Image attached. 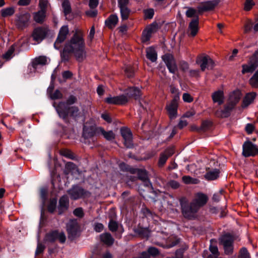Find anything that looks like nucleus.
I'll return each mask as SVG.
<instances>
[{
  "instance_id": "f257e3e1",
  "label": "nucleus",
  "mask_w": 258,
  "mask_h": 258,
  "mask_svg": "<svg viewBox=\"0 0 258 258\" xmlns=\"http://www.w3.org/2000/svg\"><path fill=\"white\" fill-rule=\"evenodd\" d=\"M73 54L79 62H82L86 57L83 34L79 30L76 32L70 41L66 43L60 51L61 62H68Z\"/></svg>"
},
{
  "instance_id": "f03ea898",
  "label": "nucleus",
  "mask_w": 258,
  "mask_h": 258,
  "mask_svg": "<svg viewBox=\"0 0 258 258\" xmlns=\"http://www.w3.org/2000/svg\"><path fill=\"white\" fill-rule=\"evenodd\" d=\"M77 102V97L74 95H71L66 102L61 101L57 104H56L55 102L53 103V106L55 108L58 116L63 119L65 123H70V117L76 120L80 116L81 112L78 107L70 106Z\"/></svg>"
},
{
  "instance_id": "7ed1b4c3",
  "label": "nucleus",
  "mask_w": 258,
  "mask_h": 258,
  "mask_svg": "<svg viewBox=\"0 0 258 258\" xmlns=\"http://www.w3.org/2000/svg\"><path fill=\"white\" fill-rule=\"evenodd\" d=\"M179 201L183 217L188 220L196 219L197 218V213L199 210L198 206L193 202L188 204L185 198H181Z\"/></svg>"
},
{
  "instance_id": "20e7f679",
  "label": "nucleus",
  "mask_w": 258,
  "mask_h": 258,
  "mask_svg": "<svg viewBox=\"0 0 258 258\" xmlns=\"http://www.w3.org/2000/svg\"><path fill=\"white\" fill-rule=\"evenodd\" d=\"M66 230L69 240L73 241L81 235L82 229L77 219H70L66 224Z\"/></svg>"
},
{
  "instance_id": "39448f33",
  "label": "nucleus",
  "mask_w": 258,
  "mask_h": 258,
  "mask_svg": "<svg viewBox=\"0 0 258 258\" xmlns=\"http://www.w3.org/2000/svg\"><path fill=\"white\" fill-rule=\"evenodd\" d=\"M67 192L73 200H77L79 199L89 198L91 196V192L85 190L78 185H73L71 188L68 190Z\"/></svg>"
},
{
  "instance_id": "423d86ee",
  "label": "nucleus",
  "mask_w": 258,
  "mask_h": 258,
  "mask_svg": "<svg viewBox=\"0 0 258 258\" xmlns=\"http://www.w3.org/2000/svg\"><path fill=\"white\" fill-rule=\"evenodd\" d=\"M258 67V49L249 57L247 64L242 66V74L252 73Z\"/></svg>"
},
{
  "instance_id": "0eeeda50",
  "label": "nucleus",
  "mask_w": 258,
  "mask_h": 258,
  "mask_svg": "<svg viewBox=\"0 0 258 258\" xmlns=\"http://www.w3.org/2000/svg\"><path fill=\"white\" fill-rule=\"evenodd\" d=\"M196 62L200 65L202 71H205L206 68L212 70L215 66L214 60L208 55L202 54L197 57Z\"/></svg>"
},
{
  "instance_id": "6e6552de",
  "label": "nucleus",
  "mask_w": 258,
  "mask_h": 258,
  "mask_svg": "<svg viewBox=\"0 0 258 258\" xmlns=\"http://www.w3.org/2000/svg\"><path fill=\"white\" fill-rule=\"evenodd\" d=\"M57 239L61 243H64L66 240L64 233L63 232L59 233L58 230L52 231L46 234L44 240L45 242L53 243Z\"/></svg>"
},
{
  "instance_id": "1a4fd4ad",
  "label": "nucleus",
  "mask_w": 258,
  "mask_h": 258,
  "mask_svg": "<svg viewBox=\"0 0 258 258\" xmlns=\"http://www.w3.org/2000/svg\"><path fill=\"white\" fill-rule=\"evenodd\" d=\"M169 72L175 74L177 71V66L174 56L171 53H166L162 56Z\"/></svg>"
},
{
  "instance_id": "9d476101",
  "label": "nucleus",
  "mask_w": 258,
  "mask_h": 258,
  "mask_svg": "<svg viewBox=\"0 0 258 258\" xmlns=\"http://www.w3.org/2000/svg\"><path fill=\"white\" fill-rule=\"evenodd\" d=\"M219 2L220 0H212L202 2L197 7L198 13L202 14L204 12L212 11L218 5Z\"/></svg>"
},
{
  "instance_id": "9b49d317",
  "label": "nucleus",
  "mask_w": 258,
  "mask_h": 258,
  "mask_svg": "<svg viewBox=\"0 0 258 258\" xmlns=\"http://www.w3.org/2000/svg\"><path fill=\"white\" fill-rule=\"evenodd\" d=\"M258 153V149L250 141H246L243 145L242 155L245 157L254 156Z\"/></svg>"
},
{
  "instance_id": "f8f14e48",
  "label": "nucleus",
  "mask_w": 258,
  "mask_h": 258,
  "mask_svg": "<svg viewBox=\"0 0 258 258\" xmlns=\"http://www.w3.org/2000/svg\"><path fill=\"white\" fill-rule=\"evenodd\" d=\"M120 134L124 140V145L127 148L134 147L133 143V135L131 130L125 127L120 128Z\"/></svg>"
},
{
  "instance_id": "ddd939ff",
  "label": "nucleus",
  "mask_w": 258,
  "mask_h": 258,
  "mask_svg": "<svg viewBox=\"0 0 258 258\" xmlns=\"http://www.w3.org/2000/svg\"><path fill=\"white\" fill-rule=\"evenodd\" d=\"M48 31L47 27H37L34 29L32 36L35 41L39 43L46 37Z\"/></svg>"
},
{
  "instance_id": "4468645a",
  "label": "nucleus",
  "mask_w": 258,
  "mask_h": 258,
  "mask_svg": "<svg viewBox=\"0 0 258 258\" xmlns=\"http://www.w3.org/2000/svg\"><path fill=\"white\" fill-rule=\"evenodd\" d=\"M69 33L68 26H63L60 28L57 38L54 44V46L56 49H58L60 48L61 44L66 39Z\"/></svg>"
},
{
  "instance_id": "2eb2a0df",
  "label": "nucleus",
  "mask_w": 258,
  "mask_h": 258,
  "mask_svg": "<svg viewBox=\"0 0 258 258\" xmlns=\"http://www.w3.org/2000/svg\"><path fill=\"white\" fill-rule=\"evenodd\" d=\"M158 29V24L156 22H154L151 25H149L143 33L142 37V41L145 42L149 40L151 36V34L156 32Z\"/></svg>"
},
{
  "instance_id": "dca6fc26",
  "label": "nucleus",
  "mask_w": 258,
  "mask_h": 258,
  "mask_svg": "<svg viewBox=\"0 0 258 258\" xmlns=\"http://www.w3.org/2000/svg\"><path fill=\"white\" fill-rule=\"evenodd\" d=\"M70 202L68 196L66 195H63L58 201V214L60 215L66 212L68 210Z\"/></svg>"
},
{
  "instance_id": "f3484780",
  "label": "nucleus",
  "mask_w": 258,
  "mask_h": 258,
  "mask_svg": "<svg viewBox=\"0 0 258 258\" xmlns=\"http://www.w3.org/2000/svg\"><path fill=\"white\" fill-rule=\"evenodd\" d=\"M235 105L230 103L229 102L224 105V109L217 110L215 112V115L220 118H226L229 117L232 110L234 108Z\"/></svg>"
},
{
  "instance_id": "a211bd4d",
  "label": "nucleus",
  "mask_w": 258,
  "mask_h": 258,
  "mask_svg": "<svg viewBox=\"0 0 258 258\" xmlns=\"http://www.w3.org/2000/svg\"><path fill=\"white\" fill-rule=\"evenodd\" d=\"M134 174L138 175V179L141 180L144 185L147 187H152V184L148 175L147 171L145 169L136 168Z\"/></svg>"
},
{
  "instance_id": "6ab92c4d",
  "label": "nucleus",
  "mask_w": 258,
  "mask_h": 258,
  "mask_svg": "<svg viewBox=\"0 0 258 258\" xmlns=\"http://www.w3.org/2000/svg\"><path fill=\"white\" fill-rule=\"evenodd\" d=\"M30 15L29 14H24L18 17L16 21V26L19 29L23 30L29 25Z\"/></svg>"
},
{
  "instance_id": "aec40b11",
  "label": "nucleus",
  "mask_w": 258,
  "mask_h": 258,
  "mask_svg": "<svg viewBox=\"0 0 258 258\" xmlns=\"http://www.w3.org/2000/svg\"><path fill=\"white\" fill-rule=\"evenodd\" d=\"M199 16H196V18H194L189 24L188 30L190 33L188 36L195 37L198 33L199 30Z\"/></svg>"
},
{
  "instance_id": "412c9836",
  "label": "nucleus",
  "mask_w": 258,
  "mask_h": 258,
  "mask_svg": "<svg viewBox=\"0 0 258 258\" xmlns=\"http://www.w3.org/2000/svg\"><path fill=\"white\" fill-rule=\"evenodd\" d=\"M96 133H99V131H98V127L95 126H84L83 127V137L85 139L93 137Z\"/></svg>"
},
{
  "instance_id": "4be33fe9",
  "label": "nucleus",
  "mask_w": 258,
  "mask_h": 258,
  "mask_svg": "<svg viewBox=\"0 0 258 258\" xmlns=\"http://www.w3.org/2000/svg\"><path fill=\"white\" fill-rule=\"evenodd\" d=\"M242 95V94L240 90H235L229 94L228 102L236 106L240 100Z\"/></svg>"
},
{
  "instance_id": "5701e85b",
  "label": "nucleus",
  "mask_w": 258,
  "mask_h": 258,
  "mask_svg": "<svg viewBox=\"0 0 258 258\" xmlns=\"http://www.w3.org/2000/svg\"><path fill=\"white\" fill-rule=\"evenodd\" d=\"M178 104L169 103L166 106V109L170 119L175 118L177 116Z\"/></svg>"
},
{
  "instance_id": "b1692460",
  "label": "nucleus",
  "mask_w": 258,
  "mask_h": 258,
  "mask_svg": "<svg viewBox=\"0 0 258 258\" xmlns=\"http://www.w3.org/2000/svg\"><path fill=\"white\" fill-rule=\"evenodd\" d=\"M209 250L211 253H209V252L207 250L204 251L203 256L204 258H218V256L220 255V253L217 246L210 245Z\"/></svg>"
},
{
  "instance_id": "393cba45",
  "label": "nucleus",
  "mask_w": 258,
  "mask_h": 258,
  "mask_svg": "<svg viewBox=\"0 0 258 258\" xmlns=\"http://www.w3.org/2000/svg\"><path fill=\"white\" fill-rule=\"evenodd\" d=\"M100 241L108 246H110L113 245L114 239L108 232L104 233L100 235Z\"/></svg>"
},
{
  "instance_id": "a878e982",
  "label": "nucleus",
  "mask_w": 258,
  "mask_h": 258,
  "mask_svg": "<svg viewBox=\"0 0 258 258\" xmlns=\"http://www.w3.org/2000/svg\"><path fill=\"white\" fill-rule=\"evenodd\" d=\"M135 233L142 238L148 239L150 236V231L147 228L138 227L134 229Z\"/></svg>"
},
{
  "instance_id": "bb28decb",
  "label": "nucleus",
  "mask_w": 258,
  "mask_h": 258,
  "mask_svg": "<svg viewBox=\"0 0 258 258\" xmlns=\"http://www.w3.org/2000/svg\"><path fill=\"white\" fill-rule=\"evenodd\" d=\"M126 94L128 98H134L136 100L141 96V90L137 87H130L126 90Z\"/></svg>"
},
{
  "instance_id": "cd10ccee",
  "label": "nucleus",
  "mask_w": 258,
  "mask_h": 258,
  "mask_svg": "<svg viewBox=\"0 0 258 258\" xmlns=\"http://www.w3.org/2000/svg\"><path fill=\"white\" fill-rule=\"evenodd\" d=\"M208 201L207 196L202 193H198L197 196V198L196 200L193 201V203H195L198 206L199 209H200L201 207L205 205Z\"/></svg>"
},
{
  "instance_id": "c85d7f7f",
  "label": "nucleus",
  "mask_w": 258,
  "mask_h": 258,
  "mask_svg": "<svg viewBox=\"0 0 258 258\" xmlns=\"http://www.w3.org/2000/svg\"><path fill=\"white\" fill-rule=\"evenodd\" d=\"M62 7L66 19L71 20L73 19V17L70 15L72 12V9L69 0H64L62 4Z\"/></svg>"
},
{
  "instance_id": "c756f323",
  "label": "nucleus",
  "mask_w": 258,
  "mask_h": 258,
  "mask_svg": "<svg viewBox=\"0 0 258 258\" xmlns=\"http://www.w3.org/2000/svg\"><path fill=\"white\" fill-rule=\"evenodd\" d=\"M255 97L256 93L254 92L247 93L242 100L241 107L242 108L247 107L250 104H251L253 102Z\"/></svg>"
},
{
  "instance_id": "7c9ffc66",
  "label": "nucleus",
  "mask_w": 258,
  "mask_h": 258,
  "mask_svg": "<svg viewBox=\"0 0 258 258\" xmlns=\"http://www.w3.org/2000/svg\"><path fill=\"white\" fill-rule=\"evenodd\" d=\"M118 17L116 15H111L105 21V25L109 29H113L118 22Z\"/></svg>"
},
{
  "instance_id": "2f4dec72",
  "label": "nucleus",
  "mask_w": 258,
  "mask_h": 258,
  "mask_svg": "<svg viewBox=\"0 0 258 258\" xmlns=\"http://www.w3.org/2000/svg\"><path fill=\"white\" fill-rule=\"evenodd\" d=\"M212 98L214 102H218L219 105H221L224 102V93L220 90L214 92L212 95Z\"/></svg>"
},
{
  "instance_id": "473e14b6",
  "label": "nucleus",
  "mask_w": 258,
  "mask_h": 258,
  "mask_svg": "<svg viewBox=\"0 0 258 258\" xmlns=\"http://www.w3.org/2000/svg\"><path fill=\"white\" fill-rule=\"evenodd\" d=\"M233 238L231 235L226 234L219 239V243L223 246L229 245L233 244Z\"/></svg>"
},
{
  "instance_id": "72a5a7b5",
  "label": "nucleus",
  "mask_w": 258,
  "mask_h": 258,
  "mask_svg": "<svg viewBox=\"0 0 258 258\" xmlns=\"http://www.w3.org/2000/svg\"><path fill=\"white\" fill-rule=\"evenodd\" d=\"M146 57L152 62H155L157 58V54L153 47H150L146 49Z\"/></svg>"
},
{
  "instance_id": "f704fd0d",
  "label": "nucleus",
  "mask_w": 258,
  "mask_h": 258,
  "mask_svg": "<svg viewBox=\"0 0 258 258\" xmlns=\"http://www.w3.org/2000/svg\"><path fill=\"white\" fill-rule=\"evenodd\" d=\"M220 172L219 169H215L213 171L208 172L204 177L208 180H215L219 177Z\"/></svg>"
},
{
  "instance_id": "c9c22d12",
  "label": "nucleus",
  "mask_w": 258,
  "mask_h": 258,
  "mask_svg": "<svg viewBox=\"0 0 258 258\" xmlns=\"http://www.w3.org/2000/svg\"><path fill=\"white\" fill-rule=\"evenodd\" d=\"M98 131L107 140H111L115 138V135L112 131L106 132L102 127H98Z\"/></svg>"
},
{
  "instance_id": "e433bc0d",
  "label": "nucleus",
  "mask_w": 258,
  "mask_h": 258,
  "mask_svg": "<svg viewBox=\"0 0 258 258\" xmlns=\"http://www.w3.org/2000/svg\"><path fill=\"white\" fill-rule=\"evenodd\" d=\"M47 62V58L45 56H40L35 58L32 62V67L36 68V67L40 65H45Z\"/></svg>"
},
{
  "instance_id": "4c0bfd02",
  "label": "nucleus",
  "mask_w": 258,
  "mask_h": 258,
  "mask_svg": "<svg viewBox=\"0 0 258 258\" xmlns=\"http://www.w3.org/2000/svg\"><path fill=\"white\" fill-rule=\"evenodd\" d=\"M120 10L121 18L123 20H127L131 13V10L126 6L119 7Z\"/></svg>"
},
{
  "instance_id": "58836bf2",
  "label": "nucleus",
  "mask_w": 258,
  "mask_h": 258,
  "mask_svg": "<svg viewBox=\"0 0 258 258\" xmlns=\"http://www.w3.org/2000/svg\"><path fill=\"white\" fill-rule=\"evenodd\" d=\"M57 199H50L47 206V210L50 213H53L56 208Z\"/></svg>"
},
{
  "instance_id": "ea45409f",
  "label": "nucleus",
  "mask_w": 258,
  "mask_h": 258,
  "mask_svg": "<svg viewBox=\"0 0 258 258\" xmlns=\"http://www.w3.org/2000/svg\"><path fill=\"white\" fill-rule=\"evenodd\" d=\"M45 13L43 10L39 11L37 13H36L34 17V20L39 23H42L45 19Z\"/></svg>"
},
{
  "instance_id": "a19ab883",
  "label": "nucleus",
  "mask_w": 258,
  "mask_h": 258,
  "mask_svg": "<svg viewBox=\"0 0 258 258\" xmlns=\"http://www.w3.org/2000/svg\"><path fill=\"white\" fill-rule=\"evenodd\" d=\"M119 167L121 171L128 172L131 174H134L135 172L136 168L132 167V166L126 164L124 163H121L119 165Z\"/></svg>"
},
{
  "instance_id": "79ce46f5",
  "label": "nucleus",
  "mask_w": 258,
  "mask_h": 258,
  "mask_svg": "<svg viewBox=\"0 0 258 258\" xmlns=\"http://www.w3.org/2000/svg\"><path fill=\"white\" fill-rule=\"evenodd\" d=\"M15 13V9L13 7H9L2 9L1 11V15L3 17H7L13 15Z\"/></svg>"
},
{
  "instance_id": "37998d69",
  "label": "nucleus",
  "mask_w": 258,
  "mask_h": 258,
  "mask_svg": "<svg viewBox=\"0 0 258 258\" xmlns=\"http://www.w3.org/2000/svg\"><path fill=\"white\" fill-rule=\"evenodd\" d=\"M213 123L210 120H203L202 122L201 125L200 126V129L201 131V133L205 132L211 128L212 126Z\"/></svg>"
},
{
  "instance_id": "c03bdc74",
  "label": "nucleus",
  "mask_w": 258,
  "mask_h": 258,
  "mask_svg": "<svg viewBox=\"0 0 258 258\" xmlns=\"http://www.w3.org/2000/svg\"><path fill=\"white\" fill-rule=\"evenodd\" d=\"M151 257H156L159 255L160 252L158 248L155 247H149L146 251Z\"/></svg>"
},
{
  "instance_id": "a18cd8bd",
  "label": "nucleus",
  "mask_w": 258,
  "mask_h": 258,
  "mask_svg": "<svg viewBox=\"0 0 258 258\" xmlns=\"http://www.w3.org/2000/svg\"><path fill=\"white\" fill-rule=\"evenodd\" d=\"M182 180L185 184H197L199 180L197 178H194L189 176H183Z\"/></svg>"
},
{
  "instance_id": "49530a36",
  "label": "nucleus",
  "mask_w": 258,
  "mask_h": 258,
  "mask_svg": "<svg viewBox=\"0 0 258 258\" xmlns=\"http://www.w3.org/2000/svg\"><path fill=\"white\" fill-rule=\"evenodd\" d=\"M249 84L252 87H258V70L255 72L254 74L250 79Z\"/></svg>"
},
{
  "instance_id": "de8ad7c7",
  "label": "nucleus",
  "mask_w": 258,
  "mask_h": 258,
  "mask_svg": "<svg viewBox=\"0 0 258 258\" xmlns=\"http://www.w3.org/2000/svg\"><path fill=\"white\" fill-rule=\"evenodd\" d=\"M61 155L70 158L71 159H74L75 157L74 153L70 150L67 149H62L60 151Z\"/></svg>"
},
{
  "instance_id": "09e8293b",
  "label": "nucleus",
  "mask_w": 258,
  "mask_h": 258,
  "mask_svg": "<svg viewBox=\"0 0 258 258\" xmlns=\"http://www.w3.org/2000/svg\"><path fill=\"white\" fill-rule=\"evenodd\" d=\"M117 105H124L128 102V97L125 95H121L117 96Z\"/></svg>"
},
{
  "instance_id": "8fccbe9b",
  "label": "nucleus",
  "mask_w": 258,
  "mask_h": 258,
  "mask_svg": "<svg viewBox=\"0 0 258 258\" xmlns=\"http://www.w3.org/2000/svg\"><path fill=\"white\" fill-rule=\"evenodd\" d=\"M253 25V22L250 19H248L244 26V33L246 34L249 33Z\"/></svg>"
},
{
  "instance_id": "3c124183",
  "label": "nucleus",
  "mask_w": 258,
  "mask_h": 258,
  "mask_svg": "<svg viewBox=\"0 0 258 258\" xmlns=\"http://www.w3.org/2000/svg\"><path fill=\"white\" fill-rule=\"evenodd\" d=\"M118 224L117 223L111 219L108 224V228L111 232H115L118 229Z\"/></svg>"
},
{
  "instance_id": "603ef678",
  "label": "nucleus",
  "mask_w": 258,
  "mask_h": 258,
  "mask_svg": "<svg viewBox=\"0 0 258 258\" xmlns=\"http://www.w3.org/2000/svg\"><path fill=\"white\" fill-rule=\"evenodd\" d=\"M142 212L145 217L147 218H153L154 216L155 215V214L154 212H152L150 209L146 207L142 209Z\"/></svg>"
},
{
  "instance_id": "864d4df0",
  "label": "nucleus",
  "mask_w": 258,
  "mask_h": 258,
  "mask_svg": "<svg viewBox=\"0 0 258 258\" xmlns=\"http://www.w3.org/2000/svg\"><path fill=\"white\" fill-rule=\"evenodd\" d=\"M15 51V47L14 45H12L8 50L3 54V57L4 58L9 59L11 57L12 55Z\"/></svg>"
},
{
  "instance_id": "5fc2aeb1",
  "label": "nucleus",
  "mask_w": 258,
  "mask_h": 258,
  "mask_svg": "<svg viewBox=\"0 0 258 258\" xmlns=\"http://www.w3.org/2000/svg\"><path fill=\"white\" fill-rule=\"evenodd\" d=\"M197 11L192 8H189L186 12V16L188 18L194 17L196 18V16H198L196 15Z\"/></svg>"
},
{
  "instance_id": "6e6d98bb",
  "label": "nucleus",
  "mask_w": 258,
  "mask_h": 258,
  "mask_svg": "<svg viewBox=\"0 0 258 258\" xmlns=\"http://www.w3.org/2000/svg\"><path fill=\"white\" fill-rule=\"evenodd\" d=\"M124 72H125L126 76L128 78L133 77L134 75V70L130 66H126L125 68Z\"/></svg>"
},
{
  "instance_id": "4d7b16f0",
  "label": "nucleus",
  "mask_w": 258,
  "mask_h": 258,
  "mask_svg": "<svg viewBox=\"0 0 258 258\" xmlns=\"http://www.w3.org/2000/svg\"><path fill=\"white\" fill-rule=\"evenodd\" d=\"M65 167L68 168V169L70 170L71 172L74 171H79L78 166L75 164L71 162H67L65 165Z\"/></svg>"
},
{
  "instance_id": "13d9d810",
  "label": "nucleus",
  "mask_w": 258,
  "mask_h": 258,
  "mask_svg": "<svg viewBox=\"0 0 258 258\" xmlns=\"http://www.w3.org/2000/svg\"><path fill=\"white\" fill-rule=\"evenodd\" d=\"M180 242V239L175 237H170L169 239L168 247H171L178 244Z\"/></svg>"
},
{
  "instance_id": "bf43d9fd",
  "label": "nucleus",
  "mask_w": 258,
  "mask_h": 258,
  "mask_svg": "<svg viewBox=\"0 0 258 258\" xmlns=\"http://www.w3.org/2000/svg\"><path fill=\"white\" fill-rule=\"evenodd\" d=\"M238 258H250L249 254L246 248L243 247L240 249Z\"/></svg>"
},
{
  "instance_id": "052dcab7",
  "label": "nucleus",
  "mask_w": 258,
  "mask_h": 258,
  "mask_svg": "<svg viewBox=\"0 0 258 258\" xmlns=\"http://www.w3.org/2000/svg\"><path fill=\"white\" fill-rule=\"evenodd\" d=\"M254 5L255 4L253 0H245L244 10L246 11H249Z\"/></svg>"
},
{
  "instance_id": "680f3d73",
  "label": "nucleus",
  "mask_w": 258,
  "mask_h": 258,
  "mask_svg": "<svg viewBox=\"0 0 258 258\" xmlns=\"http://www.w3.org/2000/svg\"><path fill=\"white\" fill-rule=\"evenodd\" d=\"M73 214L76 217L82 218L84 216V213L82 208L79 207L75 209L73 211Z\"/></svg>"
},
{
  "instance_id": "e2e57ef3",
  "label": "nucleus",
  "mask_w": 258,
  "mask_h": 258,
  "mask_svg": "<svg viewBox=\"0 0 258 258\" xmlns=\"http://www.w3.org/2000/svg\"><path fill=\"white\" fill-rule=\"evenodd\" d=\"M62 94L58 90H56L54 93H52L50 96L52 100L61 99L62 98Z\"/></svg>"
},
{
  "instance_id": "0e129e2a",
  "label": "nucleus",
  "mask_w": 258,
  "mask_h": 258,
  "mask_svg": "<svg viewBox=\"0 0 258 258\" xmlns=\"http://www.w3.org/2000/svg\"><path fill=\"white\" fill-rule=\"evenodd\" d=\"M48 2L47 0H40L39 6L40 8V11H43L46 12V8L48 6Z\"/></svg>"
},
{
  "instance_id": "69168bd1",
  "label": "nucleus",
  "mask_w": 258,
  "mask_h": 258,
  "mask_svg": "<svg viewBox=\"0 0 258 258\" xmlns=\"http://www.w3.org/2000/svg\"><path fill=\"white\" fill-rule=\"evenodd\" d=\"M168 158L165 155H164L162 153L160 154V156L158 161L159 166L162 167L163 166L165 163Z\"/></svg>"
},
{
  "instance_id": "338daca9",
  "label": "nucleus",
  "mask_w": 258,
  "mask_h": 258,
  "mask_svg": "<svg viewBox=\"0 0 258 258\" xmlns=\"http://www.w3.org/2000/svg\"><path fill=\"white\" fill-rule=\"evenodd\" d=\"M174 153V147H170L167 148L165 151L162 153L164 155H165L167 158L171 156Z\"/></svg>"
},
{
  "instance_id": "774afa93",
  "label": "nucleus",
  "mask_w": 258,
  "mask_h": 258,
  "mask_svg": "<svg viewBox=\"0 0 258 258\" xmlns=\"http://www.w3.org/2000/svg\"><path fill=\"white\" fill-rule=\"evenodd\" d=\"M117 97L116 96L114 97H109L105 99V101L110 104H114V105H117Z\"/></svg>"
}]
</instances>
